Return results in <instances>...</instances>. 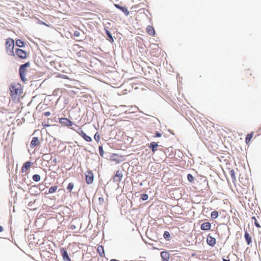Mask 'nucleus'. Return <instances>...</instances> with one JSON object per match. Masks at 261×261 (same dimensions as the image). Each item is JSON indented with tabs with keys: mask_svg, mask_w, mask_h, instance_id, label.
<instances>
[{
	"mask_svg": "<svg viewBox=\"0 0 261 261\" xmlns=\"http://www.w3.org/2000/svg\"><path fill=\"white\" fill-rule=\"evenodd\" d=\"M10 95L13 101L18 102L22 93V88L19 84H12L10 87Z\"/></svg>",
	"mask_w": 261,
	"mask_h": 261,
	"instance_id": "f257e3e1",
	"label": "nucleus"
},
{
	"mask_svg": "<svg viewBox=\"0 0 261 261\" xmlns=\"http://www.w3.org/2000/svg\"><path fill=\"white\" fill-rule=\"evenodd\" d=\"M5 48L7 54L9 56H15V53L14 51V41L11 38H8L6 39L5 42Z\"/></svg>",
	"mask_w": 261,
	"mask_h": 261,
	"instance_id": "f03ea898",
	"label": "nucleus"
},
{
	"mask_svg": "<svg viewBox=\"0 0 261 261\" xmlns=\"http://www.w3.org/2000/svg\"><path fill=\"white\" fill-rule=\"evenodd\" d=\"M30 66V63L29 62H27L26 63L21 65L19 69V74L21 79L22 81L25 82L26 80V74L27 72V68Z\"/></svg>",
	"mask_w": 261,
	"mask_h": 261,
	"instance_id": "7ed1b4c3",
	"label": "nucleus"
},
{
	"mask_svg": "<svg viewBox=\"0 0 261 261\" xmlns=\"http://www.w3.org/2000/svg\"><path fill=\"white\" fill-rule=\"evenodd\" d=\"M14 53L17 57L20 59H25L28 57V54L27 51L22 49L16 48Z\"/></svg>",
	"mask_w": 261,
	"mask_h": 261,
	"instance_id": "20e7f679",
	"label": "nucleus"
},
{
	"mask_svg": "<svg viewBox=\"0 0 261 261\" xmlns=\"http://www.w3.org/2000/svg\"><path fill=\"white\" fill-rule=\"evenodd\" d=\"M86 183L88 185L91 184L93 181L94 175L92 171H88L85 175Z\"/></svg>",
	"mask_w": 261,
	"mask_h": 261,
	"instance_id": "39448f33",
	"label": "nucleus"
},
{
	"mask_svg": "<svg viewBox=\"0 0 261 261\" xmlns=\"http://www.w3.org/2000/svg\"><path fill=\"white\" fill-rule=\"evenodd\" d=\"M59 121L62 125L66 126H70L73 124V122L67 118H60Z\"/></svg>",
	"mask_w": 261,
	"mask_h": 261,
	"instance_id": "423d86ee",
	"label": "nucleus"
},
{
	"mask_svg": "<svg viewBox=\"0 0 261 261\" xmlns=\"http://www.w3.org/2000/svg\"><path fill=\"white\" fill-rule=\"evenodd\" d=\"M76 132L80 135L82 138L87 142H91L92 141V139L90 137L87 135L83 130L81 128H79L78 130H76Z\"/></svg>",
	"mask_w": 261,
	"mask_h": 261,
	"instance_id": "0eeeda50",
	"label": "nucleus"
},
{
	"mask_svg": "<svg viewBox=\"0 0 261 261\" xmlns=\"http://www.w3.org/2000/svg\"><path fill=\"white\" fill-rule=\"evenodd\" d=\"M122 177V172L121 171L118 170L116 172L115 176L113 177V182H120V181H121Z\"/></svg>",
	"mask_w": 261,
	"mask_h": 261,
	"instance_id": "6e6552de",
	"label": "nucleus"
},
{
	"mask_svg": "<svg viewBox=\"0 0 261 261\" xmlns=\"http://www.w3.org/2000/svg\"><path fill=\"white\" fill-rule=\"evenodd\" d=\"M33 163L31 162L28 161L25 162L22 166L21 171L22 173H25L27 170L32 166Z\"/></svg>",
	"mask_w": 261,
	"mask_h": 261,
	"instance_id": "1a4fd4ad",
	"label": "nucleus"
},
{
	"mask_svg": "<svg viewBox=\"0 0 261 261\" xmlns=\"http://www.w3.org/2000/svg\"><path fill=\"white\" fill-rule=\"evenodd\" d=\"M206 242L208 245L213 247L216 244V241L215 238L208 235L206 239Z\"/></svg>",
	"mask_w": 261,
	"mask_h": 261,
	"instance_id": "9d476101",
	"label": "nucleus"
},
{
	"mask_svg": "<svg viewBox=\"0 0 261 261\" xmlns=\"http://www.w3.org/2000/svg\"><path fill=\"white\" fill-rule=\"evenodd\" d=\"M40 144V142L38 137H34L32 138V140L30 144V146L32 148H34L36 146H38Z\"/></svg>",
	"mask_w": 261,
	"mask_h": 261,
	"instance_id": "9b49d317",
	"label": "nucleus"
},
{
	"mask_svg": "<svg viewBox=\"0 0 261 261\" xmlns=\"http://www.w3.org/2000/svg\"><path fill=\"white\" fill-rule=\"evenodd\" d=\"M61 252L64 260L70 261V259L68 256L67 251L63 248L61 249Z\"/></svg>",
	"mask_w": 261,
	"mask_h": 261,
	"instance_id": "f8f14e48",
	"label": "nucleus"
},
{
	"mask_svg": "<svg viewBox=\"0 0 261 261\" xmlns=\"http://www.w3.org/2000/svg\"><path fill=\"white\" fill-rule=\"evenodd\" d=\"M114 6L117 9L122 11L126 16L129 15V12L126 7H121L119 5L116 4H114Z\"/></svg>",
	"mask_w": 261,
	"mask_h": 261,
	"instance_id": "ddd939ff",
	"label": "nucleus"
},
{
	"mask_svg": "<svg viewBox=\"0 0 261 261\" xmlns=\"http://www.w3.org/2000/svg\"><path fill=\"white\" fill-rule=\"evenodd\" d=\"M211 224L210 222H205L201 225L200 228L202 230H209L211 229Z\"/></svg>",
	"mask_w": 261,
	"mask_h": 261,
	"instance_id": "4468645a",
	"label": "nucleus"
},
{
	"mask_svg": "<svg viewBox=\"0 0 261 261\" xmlns=\"http://www.w3.org/2000/svg\"><path fill=\"white\" fill-rule=\"evenodd\" d=\"M159 146L158 143L155 142H152L149 145V148H150L152 152L154 153L157 150V147Z\"/></svg>",
	"mask_w": 261,
	"mask_h": 261,
	"instance_id": "2eb2a0df",
	"label": "nucleus"
},
{
	"mask_svg": "<svg viewBox=\"0 0 261 261\" xmlns=\"http://www.w3.org/2000/svg\"><path fill=\"white\" fill-rule=\"evenodd\" d=\"M146 32L148 35L152 36H153L155 34V31L154 28L150 25L147 26L146 28Z\"/></svg>",
	"mask_w": 261,
	"mask_h": 261,
	"instance_id": "dca6fc26",
	"label": "nucleus"
},
{
	"mask_svg": "<svg viewBox=\"0 0 261 261\" xmlns=\"http://www.w3.org/2000/svg\"><path fill=\"white\" fill-rule=\"evenodd\" d=\"M244 237L248 245H249L251 243L252 238L250 236L249 233L247 232V231H246L245 233Z\"/></svg>",
	"mask_w": 261,
	"mask_h": 261,
	"instance_id": "f3484780",
	"label": "nucleus"
},
{
	"mask_svg": "<svg viewBox=\"0 0 261 261\" xmlns=\"http://www.w3.org/2000/svg\"><path fill=\"white\" fill-rule=\"evenodd\" d=\"M161 256L162 260L170 258V254L167 251H162L161 253Z\"/></svg>",
	"mask_w": 261,
	"mask_h": 261,
	"instance_id": "a211bd4d",
	"label": "nucleus"
},
{
	"mask_svg": "<svg viewBox=\"0 0 261 261\" xmlns=\"http://www.w3.org/2000/svg\"><path fill=\"white\" fill-rule=\"evenodd\" d=\"M97 250L100 256L103 257L105 256V251L102 246H98Z\"/></svg>",
	"mask_w": 261,
	"mask_h": 261,
	"instance_id": "6ab92c4d",
	"label": "nucleus"
},
{
	"mask_svg": "<svg viewBox=\"0 0 261 261\" xmlns=\"http://www.w3.org/2000/svg\"><path fill=\"white\" fill-rule=\"evenodd\" d=\"M253 135H254L253 132H252L250 134H247V135L246 136V139H245V142L247 144H248L250 143L251 139L252 138V137L253 136Z\"/></svg>",
	"mask_w": 261,
	"mask_h": 261,
	"instance_id": "aec40b11",
	"label": "nucleus"
},
{
	"mask_svg": "<svg viewBox=\"0 0 261 261\" xmlns=\"http://www.w3.org/2000/svg\"><path fill=\"white\" fill-rule=\"evenodd\" d=\"M219 216V213L217 211H215L211 213V217L212 219H215Z\"/></svg>",
	"mask_w": 261,
	"mask_h": 261,
	"instance_id": "412c9836",
	"label": "nucleus"
},
{
	"mask_svg": "<svg viewBox=\"0 0 261 261\" xmlns=\"http://www.w3.org/2000/svg\"><path fill=\"white\" fill-rule=\"evenodd\" d=\"M229 174L231 177L232 180L233 182L235 181L236 180V178L235 176V172L233 170H231L229 171Z\"/></svg>",
	"mask_w": 261,
	"mask_h": 261,
	"instance_id": "4be33fe9",
	"label": "nucleus"
},
{
	"mask_svg": "<svg viewBox=\"0 0 261 261\" xmlns=\"http://www.w3.org/2000/svg\"><path fill=\"white\" fill-rule=\"evenodd\" d=\"M16 45L19 47H22L24 46V42L20 39H17L16 41Z\"/></svg>",
	"mask_w": 261,
	"mask_h": 261,
	"instance_id": "5701e85b",
	"label": "nucleus"
},
{
	"mask_svg": "<svg viewBox=\"0 0 261 261\" xmlns=\"http://www.w3.org/2000/svg\"><path fill=\"white\" fill-rule=\"evenodd\" d=\"M57 189H58V186H52L49 188V189L48 190V193H55L57 190Z\"/></svg>",
	"mask_w": 261,
	"mask_h": 261,
	"instance_id": "b1692460",
	"label": "nucleus"
},
{
	"mask_svg": "<svg viewBox=\"0 0 261 261\" xmlns=\"http://www.w3.org/2000/svg\"><path fill=\"white\" fill-rule=\"evenodd\" d=\"M106 34H107L108 37H109V40L111 42H113L114 41V39H113V38L111 35V34L109 32V31L108 30H106Z\"/></svg>",
	"mask_w": 261,
	"mask_h": 261,
	"instance_id": "393cba45",
	"label": "nucleus"
},
{
	"mask_svg": "<svg viewBox=\"0 0 261 261\" xmlns=\"http://www.w3.org/2000/svg\"><path fill=\"white\" fill-rule=\"evenodd\" d=\"M33 180L35 181H39L40 180V176L38 174H35L33 176Z\"/></svg>",
	"mask_w": 261,
	"mask_h": 261,
	"instance_id": "a878e982",
	"label": "nucleus"
},
{
	"mask_svg": "<svg viewBox=\"0 0 261 261\" xmlns=\"http://www.w3.org/2000/svg\"><path fill=\"white\" fill-rule=\"evenodd\" d=\"M163 236L164 238L166 240H169L170 238V233L167 231L164 232Z\"/></svg>",
	"mask_w": 261,
	"mask_h": 261,
	"instance_id": "bb28decb",
	"label": "nucleus"
},
{
	"mask_svg": "<svg viewBox=\"0 0 261 261\" xmlns=\"http://www.w3.org/2000/svg\"><path fill=\"white\" fill-rule=\"evenodd\" d=\"M74 187V184L73 182H70L67 186V189L69 191H71Z\"/></svg>",
	"mask_w": 261,
	"mask_h": 261,
	"instance_id": "cd10ccee",
	"label": "nucleus"
},
{
	"mask_svg": "<svg viewBox=\"0 0 261 261\" xmlns=\"http://www.w3.org/2000/svg\"><path fill=\"white\" fill-rule=\"evenodd\" d=\"M187 178H188V180L191 182H193L194 180V177H193V175L191 174H188Z\"/></svg>",
	"mask_w": 261,
	"mask_h": 261,
	"instance_id": "c85d7f7f",
	"label": "nucleus"
},
{
	"mask_svg": "<svg viewBox=\"0 0 261 261\" xmlns=\"http://www.w3.org/2000/svg\"><path fill=\"white\" fill-rule=\"evenodd\" d=\"M252 220H254V224H255V225L257 228H259V227H260V225L259 224V223L257 222V220H256V219L255 217H253L252 218Z\"/></svg>",
	"mask_w": 261,
	"mask_h": 261,
	"instance_id": "c756f323",
	"label": "nucleus"
},
{
	"mask_svg": "<svg viewBox=\"0 0 261 261\" xmlns=\"http://www.w3.org/2000/svg\"><path fill=\"white\" fill-rule=\"evenodd\" d=\"M141 198L142 200H146L148 198V196L147 194H143L141 196Z\"/></svg>",
	"mask_w": 261,
	"mask_h": 261,
	"instance_id": "7c9ffc66",
	"label": "nucleus"
},
{
	"mask_svg": "<svg viewBox=\"0 0 261 261\" xmlns=\"http://www.w3.org/2000/svg\"><path fill=\"white\" fill-rule=\"evenodd\" d=\"M94 139L97 141L98 142L100 140V135L98 134V133H96L94 135Z\"/></svg>",
	"mask_w": 261,
	"mask_h": 261,
	"instance_id": "2f4dec72",
	"label": "nucleus"
},
{
	"mask_svg": "<svg viewBox=\"0 0 261 261\" xmlns=\"http://www.w3.org/2000/svg\"><path fill=\"white\" fill-rule=\"evenodd\" d=\"M42 125L45 128L50 126V125L48 124V122L46 121L42 122Z\"/></svg>",
	"mask_w": 261,
	"mask_h": 261,
	"instance_id": "473e14b6",
	"label": "nucleus"
},
{
	"mask_svg": "<svg viewBox=\"0 0 261 261\" xmlns=\"http://www.w3.org/2000/svg\"><path fill=\"white\" fill-rule=\"evenodd\" d=\"M99 151L100 155L101 156H102L103 154V151L102 147L101 146H99Z\"/></svg>",
	"mask_w": 261,
	"mask_h": 261,
	"instance_id": "72a5a7b5",
	"label": "nucleus"
},
{
	"mask_svg": "<svg viewBox=\"0 0 261 261\" xmlns=\"http://www.w3.org/2000/svg\"><path fill=\"white\" fill-rule=\"evenodd\" d=\"M80 32L79 31H75L73 33V35L75 37H79L80 36Z\"/></svg>",
	"mask_w": 261,
	"mask_h": 261,
	"instance_id": "f704fd0d",
	"label": "nucleus"
},
{
	"mask_svg": "<svg viewBox=\"0 0 261 261\" xmlns=\"http://www.w3.org/2000/svg\"><path fill=\"white\" fill-rule=\"evenodd\" d=\"M162 136V134L161 133H160L159 132H156L154 136H153V137L155 138V137H161Z\"/></svg>",
	"mask_w": 261,
	"mask_h": 261,
	"instance_id": "c9c22d12",
	"label": "nucleus"
},
{
	"mask_svg": "<svg viewBox=\"0 0 261 261\" xmlns=\"http://www.w3.org/2000/svg\"><path fill=\"white\" fill-rule=\"evenodd\" d=\"M98 201L101 203H103L104 202V198L103 197H100L98 198Z\"/></svg>",
	"mask_w": 261,
	"mask_h": 261,
	"instance_id": "e433bc0d",
	"label": "nucleus"
},
{
	"mask_svg": "<svg viewBox=\"0 0 261 261\" xmlns=\"http://www.w3.org/2000/svg\"><path fill=\"white\" fill-rule=\"evenodd\" d=\"M44 115L45 116H49L50 115V112L49 111L46 112L44 113Z\"/></svg>",
	"mask_w": 261,
	"mask_h": 261,
	"instance_id": "4c0bfd02",
	"label": "nucleus"
},
{
	"mask_svg": "<svg viewBox=\"0 0 261 261\" xmlns=\"http://www.w3.org/2000/svg\"><path fill=\"white\" fill-rule=\"evenodd\" d=\"M3 227L0 225V232L3 231Z\"/></svg>",
	"mask_w": 261,
	"mask_h": 261,
	"instance_id": "58836bf2",
	"label": "nucleus"
},
{
	"mask_svg": "<svg viewBox=\"0 0 261 261\" xmlns=\"http://www.w3.org/2000/svg\"><path fill=\"white\" fill-rule=\"evenodd\" d=\"M223 261H230V260L229 259H224V258H223Z\"/></svg>",
	"mask_w": 261,
	"mask_h": 261,
	"instance_id": "ea45409f",
	"label": "nucleus"
},
{
	"mask_svg": "<svg viewBox=\"0 0 261 261\" xmlns=\"http://www.w3.org/2000/svg\"><path fill=\"white\" fill-rule=\"evenodd\" d=\"M162 261H169V259H163Z\"/></svg>",
	"mask_w": 261,
	"mask_h": 261,
	"instance_id": "a19ab883",
	"label": "nucleus"
},
{
	"mask_svg": "<svg viewBox=\"0 0 261 261\" xmlns=\"http://www.w3.org/2000/svg\"><path fill=\"white\" fill-rule=\"evenodd\" d=\"M110 261H118V260H116V259H111Z\"/></svg>",
	"mask_w": 261,
	"mask_h": 261,
	"instance_id": "79ce46f5",
	"label": "nucleus"
},
{
	"mask_svg": "<svg viewBox=\"0 0 261 261\" xmlns=\"http://www.w3.org/2000/svg\"><path fill=\"white\" fill-rule=\"evenodd\" d=\"M43 24H44V25H46V26L48 27V25L47 24H45L44 22H43Z\"/></svg>",
	"mask_w": 261,
	"mask_h": 261,
	"instance_id": "37998d69",
	"label": "nucleus"
}]
</instances>
